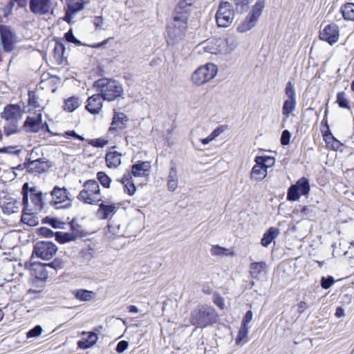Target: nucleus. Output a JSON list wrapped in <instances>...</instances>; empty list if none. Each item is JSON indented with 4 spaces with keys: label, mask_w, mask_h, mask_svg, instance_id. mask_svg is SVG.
Here are the masks:
<instances>
[{
    "label": "nucleus",
    "mask_w": 354,
    "mask_h": 354,
    "mask_svg": "<svg viewBox=\"0 0 354 354\" xmlns=\"http://www.w3.org/2000/svg\"><path fill=\"white\" fill-rule=\"evenodd\" d=\"M93 87L102 96L104 100L113 101L123 94L121 84L114 80L101 78L95 81Z\"/></svg>",
    "instance_id": "1"
},
{
    "label": "nucleus",
    "mask_w": 354,
    "mask_h": 354,
    "mask_svg": "<svg viewBox=\"0 0 354 354\" xmlns=\"http://www.w3.org/2000/svg\"><path fill=\"white\" fill-rule=\"evenodd\" d=\"M188 21L189 19L186 17H178L173 15L167 29V41L169 45H174L184 38L187 29Z\"/></svg>",
    "instance_id": "2"
},
{
    "label": "nucleus",
    "mask_w": 354,
    "mask_h": 354,
    "mask_svg": "<svg viewBox=\"0 0 354 354\" xmlns=\"http://www.w3.org/2000/svg\"><path fill=\"white\" fill-rule=\"evenodd\" d=\"M217 315L215 310L208 306H198L191 312L190 322L198 328H205L215 323Z\"/></svg>",
    "instance_id": "3"
},
{
    "label": "nucleus",
    "mask_w": 354,
    "mask_h": 354,
    "mask_svg": "<svg viewBox=\"0 0 354 354\" xmlns=\"http://www.w3.org/2000/svg\"><path fill=\"white\" fill-rule=\"evenodd\" d=\"M83 187L77 196L80 201L89 205H97L102 201L101 190L97 180H88L84 182Z\"/></svg>",
    "instance_id": "4"
},
{
    "label": "nucleus",
    "mask_w": 354,
    "mask_h": 354,
    "mask_svg": "<svg viewBox=\"0 0 354 354\" xmlns=\"http://www.w3.org/2000/svg\"><path fill=\"white\" fill-rule=\"evenodd\" d=\"M50 204L55 209H67L71 207L73 196L64 187L55 186L50 192Z\"/></svg>",
    "instance_id": "5"
},
{
    "label": "nucleus",
    "mask_w": 354,
    "mask_h": 354,
    "mask_svg": "<svg viewBox=\"0 0 354 354\" xmlns=\"http://www.w3.org/2000/svg\"><path fill=\"white\" fill-rule=\"evenodd\" d=\"M264 7V0H257L245 19L238 25L237 32L243 33L253 28L256 26Z\"/></svg>",
    "instance_id": "6"
},
{
    "label": "nucleus",
    "mask_w": 354,
    "mask_h": 354,
    "mask_svg": "<svg viewBox=\"0 0 354 354\" xmlns=\"http://www.w3.org/2000/svg\"><path fill=\"white\" fill-rule=\"evenodd\" d=\"M217 66L212 63H207L203 66L198 67L192 75V81L193 84L201 86L211 80H212L217 74Z\"/></svg>",
    "instance_id": "7"
},
{
    "label": "nucleus",
    "mask_w": 354,
    "mask_h": 354,
    "mask_svg": "<svg viewBox=\"0 0 354 354\" xmlns=\"http://www.w3.org/2000/svg\"><path fill=\"white\" fill-rule=\"evenodd\" d=\"M310 190L309 180L305 177L298 179L295 184L292 185L288 189L287 199L290 201H297L301 196L308 195Z\"/></svg>",
    "instance_id": "8"
},
{
    "label": "nucleus",
    "mask_w": 354,
    "mask_h": 354,
    "mask_svg": "<svg viewBox=\"0 0 354 354\" xmlns=\"http://www.w3.org/2000/svg\"><path fill=\"white\" fill-rule=\"evenodd\" d=\"M234 19V10L232 5L227 1L221 2L216 14V20L219 27L230 26Z\"/></svg>",
    "instance_id": "9"
},
{
    "label": "nucleus",
    "mask_w": 354,
    "mask_h": 354,
    "mask_svg": "<svg viewBox=\"0 0 354 354\" xmlns=\"http://www.w3.org/2000/svg\"><path fill=\"white\" fill-rule=\"evenodd\" d=\"M57 247L50 241L37 242L33 249L32 254L44 260L50 259L57 252Z\"/></svg>",
    "instance_id": "10"
},
{
    "label": "nucleus",
    "mask_w": 354,
    "mask_h": 354,
    "mask_svg": "<svg viewBox=\"0 0 354 354\" xmlns=\"http://www.w3.org/2000/svg\"><path fill=\"white\" fill-rule=\"evenodd\" d=\"M28 183H25L22 187L21 193L23 194L22 203L24 205L23 212L21 221L23 223L29 226H35L38 223L37 218L33 215L30 209H28Z\"/></svg>",
    "instance_id": "11"
},
{
    "label": "nucleus",
    "mask_w": 354,
    "mask_h": 354,
    "mask_svg": "<svg viewBox=\"0 0 354 354\" xmlns=\"http://www.w3.org/2000/svg\"><path fill=\"white\" fill-rule=\"evenodd\" d=\"M0 38L3 50L6 52L12 51L16 43V34L10 26L0 25Z\"/></svg>",
    "instance_id": "12"
},
{
    "label": "nucleus",
    "mask_w": 354,
    "mask_h": 354,
    "mask_svg": "<svg viewBox=\"0 0 354 354\" xmlns=\"http://www.w3.org/2000/svg\"><path fill=\"white\" fill-rule=\"evenodd\" d=\"M339 37V27L335 24H330L326 26L319 32V39L333 45L337 42Z\"/></svg>",
    "instance_id": "13"
},
{
    "label": "nucleus",
    "mask_w": 354,
    "mask_h": 354,
    "mask_svg": "<svg viewBox=\"0 0 354 354\" xmlns=\"http://www.w3.org/2000/svg\"><path fill=\"white\" fill-rule=\"evenodd\" d=\"M23 111L18 104H10L6 106L1 115L8 122H19L22 117Z\"/></svg>",
    "instance_id": "14"
},
{
    "label": "nucleus",
    "mask_w": 354,
    "mask_h": 354,
    "mask_svg": "<svg viewBox=\"0 0 354 354\" xmlns=\"http://www.w3.org/2000/svg\"><path fill=\"white\" fill-rule=\"evenodd\" d=\"M151 167V165L149 161H138L131 166V170H129V174L131 178H147L149 176Z\"/></svg>",
    "instance_id": "15"
},
{
    "label": "nucleus",
    "mask_w": 354,
    "mask_h": 354,
    "mask_svg": "<svg viewBox=\"0 0 354 354\" xmlns=\"http://www.w3.org/2000/svg\"><path fill=\"white\" fill-rule=\"evenodd\" d=\"M29 8L32 13L36 15H46L51 10L50 0H30Z\"/></svg>",
    "instance_id": "16"
},
{
    "label": "nucleus",
    "mask_w": 354,
    "mask_h": 354,
    "mask_svg": "<svg viewBox=\"0 0 354 354\" xmlns=\"http://www.w3.org/2000/svg\"><path fill=\"white\" fill-rule=\"evenodd\" d=\"M128 121L129 118L124 113L114 111L109 133H112L115 131L117 133L121 132L127 128Z\"/></svg>",
    "instance_id": "17"
},
{
    "label": "nucleus",
    "mask_w": 354,
    "mask_h": 354,
    "mask_svg": "<svg viewBox=\"0 0 354 354\" xmlns=\"http://www.w3.org/2000/svg\"><path fill=\"white\" fill-rule=\"evenodd\" d=\"M103 100L100 93L93 95L86 100V109L91 114H99L103 106Z\"/></svg>",
    "instance_id": "18"
},
{
    "label": "nucleus",
    "mask_w": 354,
    "mask_h": 354,
    "mask_svg": "<svg viewBox=\"0 0 354 354\" xmlns=\"http://www.w3.org/2000/svg\"><path fill=\"white\" fill-rule=\"evenodd\" d=\"M99 208L97 210L96 215L101 220L111 219L117 212V207L113 203H105L102 202L97 204Z\"/></svg>",
    "instance_id": "19"
},
{
    "label": "nucleus",
    "mask_w": 354,
    "mask_h": 354,
    "mask_svg": "<svg viewBox=\"0 0 354 354\" xmlns=\"http://www.w3.org/2000/svg\"><path fill=\"white\" fill-rule=\"evenodd\" d=\"M225 41L222 39H214L203 44L204 51L211 54L224 53Z\"/></svg>",
    "instance_id": "20"
},
{
    "label": "nucleus",
    "mask_w": 354,
    "mask_h": 354,
    "mask_svg": "<svg viewBox=\"0 0 354 354\" xmlns=\"http://www.w3.org/2000/svg\"><path fill=\"white\" fill-rule=\"evenodd\" d=\"M118 181L123 185L124 193L127 194L130 196H132L136 194L137 189L133 178L131 177L128 169L125 171L121 178L118 179Z\"/></svg>",
    "instance_id": "21"
},
{
    "label": "nucleus",
    "mask_w": 354,
    "mask_h": 354,
    "mask_svg": "<svg viewBox=\"0 0 354 354\" xmlns=\"http://www.w3.org/2000/svg\"><path fill=\"white\" fill-rule=\"evenodd\" d=\"M42 115L41 113L35 116H28L24 122V127L28 129V131L37 133L41 129Z\"/></svg>",
    "instance_id": "22"
},
{
    "label": "nucleus",
    "mask_w": 354,
    "mask_h": 354,
    "mask_svg": "<svg viewBox=\"0 0 354 354\" xmlns=\"http://www.w3.org/2000/svg\"><path fill=\"white\" fill-rule=\"evenodd\" d=\"M30 192V198L32 203L34 205V209L40 211L44 206L43 193L38 191L35 187L29 188L28 187V194Z\"/></svg>",
    "instance_id": "23"
},
{
    "label": "nucleus",
    "mask_w": 354,
    "mask_h": 354,
    "mask_svg": "<svg viewBox=\"0 0 354 354\" xmlns=\"http://www.w3.org/2000/svg\"><path fill=\"white\" fill-rule=\"evenodd\" d=\"M194 1L195 0H180L173 15L178 17H186V18L189 19L191 8Z\"/></svg>",
    "instance_id": "24"
},
{
    "label": "nucleus",
    "mask_w": 354,
    "mask_h": 354,
    "mask_svg": "<svg viewBox=\"0 0 354 354\" xmlns=\"http://www.w3.org/2000/svg\"><path fill=\"white\" fill-rule=\"evenodd\" d=\"M26 169L28 172L36 174H40L45 172L48 169L46 162L38 158L35 160H30L26 164Z\"/></svg>",
    "instance_id": "25"
},
{
    "label": "nucleus",
    "mask_w": 354,
    "mask_h": 354,
    "mask_svg": "<svg viewBox=\"0 0 354 354\" xmlns=\"http://www.w3.org/2000/svg\"><path fill=\"white\" fill-rule=\"evenodd\" d=\"M82 335H86V337L82 338L77 342L78 347L82 349H86L93 346L98 339L97 335L94 332L83 331Z\"/></svg>",
    "instance_id": "26"
},
{
    "label": "nucleus",
    "mask_w": 354,
    "mask_h": 354,
    "mask_svg": "<svg viewBox=\"0 0 354 354\" xmlns=\"http://www.w3.org/2000/svg\"><path fill=\"white\" fill-rule=\"evenodd\" d=\"M255 165L252 168L250 178L252 180L261 181L267 176V170L262 166L257 160L254 158Z\"/></svg>",
    "instance_id": "27"
},
{
    "label": "nucleus",
    "mask_w": 354,
    "mask_h": 354,
    "mask_svg": "<svg viewBox=\"0 0 354 354\" xmlns=\"http://www.w3.org/2000/svg\"><path fill=\"white\" fill-rule=\"evenodd\" d=\"M122 153L116 151L106 153L105 160L109 168L115 169L121 164Z\"/></svg>",
    "instance_id": "28"
},
{
    "label": "nucleus",
    "mask_w": 354,
    "mask_h": 354,
    "mask_svg": "<svg viewBox=\"0 0 354 354\" xmlns=\"http://www.w3.org/2000/svg\"><path fill=\"white\" fill-rule=\"evenodd\" d=\"M267 272V265L264 261L254 262L250 266V273L252 278H259Z\"/></svg>",
    "instance_id": "29"
},
{
    "label": "nucleus",
    "mask_w": 354,
    "mask_h": 354,
    "mask_svg": "<svg viewBox=\"0 0 354 354\" xmlns=\"http://www.w3.org/2000/svg\"><path fill=\"white\" fill-rule=\"evenodd\" d=\"M72 295L80 301H88L92 300L95 294L94 292L86 289H75L72 290Z\"/></svg>",
    "instance_id": "30"
},
{
    "label": "nucleus",
    "mask_w": 354,
    "mask_h": 354,
    "mask_svg": "<svg viewBox=\"0 0 354 354\" xmlns=\"http://www.w3.org/2000/svg\"><path fill=\"white\" fill-rule=\"evenodd\" d=\"M178 184V177L177 174V168L175 165H173L169 170L168 180H167V189L170 192H174Z\"/></svg>",
    "instance_id": "31"
},
{
    "label": "nucleus",
    "mask_w": 354,
    "mask_h": 354,
    "mask_svg": "<svg viewBox=\"0 0 354 354\" xmlns=\"http://www.w3.org/2000/svg\"><path fill=\"white\" fill-rule=\"evenodd\" d=\"M88 0H66L67 9L72 13H77L84 8Z\"/></svg>",
    "instance_id": "32"
},
{
    "label": "nucleus",
    "mask_w": 354,
    "mask_h": 354,
    "mask_svg": "<svg viewBox=\"0 0 354 354\" xmlns=\"http://www.w3.org/2000/svg\"><path fill=\"white\" fill-rule=\"evenodd\" d=\"M279 234V229L276 227H270L263 234L261 239V244L267 247Z\"/></svg>",
    "instance_id": "33"
},
{
    "label": "nucleus",
    "mask_w": 354,
    "mask_h": 354,
    "mask_svg": "<svg viewBox=\"0 0 354 354\" xmlns=\"http://www.w3.org/2000/svg\"><path fill=\"white\" fill-rule=\"evenodd\" d=\"M54 57L58 64H62L66 58V47L62 42H56L54 48Z\"/></svg>",
    "instance_id": "34"
},
{
    "label": "nucleus",
    "mask_w": 354,
    "mask_h": 354,
    "mask_svg": "<svg viewBox=\"0 0 354 354\" xmlns=\"http://www.w3.org/2000/svg\"><path fill=\"white\" fill-rule=\"evenodd\" d=\"M81 104V101L77 97L73 96L64 101V110L70 113L76 110Z\"/></svg>",
    "instance_id": "35"
},
{
    "label": "nucleus",
    "mask_w": 354,
    "mask_h": 354,
    "mask_svg": "<svg viewBox=\"0 0 354 354\" xmlns=\"http://www.w3.org/2000/svg\"><path fill=\"white\" fill-rule=\"evenodd\" d=\"M297 105V100L286 99L282 106V114L286 118L295 111Z\"/></svg>",
    "instance_id": "36"
},
{
    "label": "nucleus",
    "mask_w": 354,
    "mask_h": 354,
    "mask_svg": "<svg viewBox=\"0 0 354 354\" xmlns=\"http://www.w3.org/2000/svg\"><path fill=\"white\" fill-rule=\"evenodd\" d=\"M341 12L344 19L354 21V3H346L342 7Z\"/></svg>",
    "instance_id": "37"
},
{
    "label": "nucleus",
    "mask_w": 354,
    "mask_h": 354,
    "mask_svg": "<svg viewBox=\"0 0 354 354\" xmlns=\"http://www.w3.org/2000/svg\"><path fill=\"white\" fill-rule=\"evenodd\" d=\"M324 139L328 147H330L332 149L337 150L341 146L342 143L337 140L330 132L326 133L324 136Z\"/></svg>",
    "instance_id": "38"
},
{
    "label": "nucleus",
    "mask_w": 354,
    "mask_h": 354,
    "mask_svg": "<svg viewBox=\"0 0 354 354\" xmlns=\"http://www.w3.org/2000/svg\"><path fill=\"white\" fill-rule=\"evenodd\" d=\"M19 203L16 200H11L2 205V210L4 213L11 214L19 210Z\"/></svg>",
    "instance_id": "39"
},
{
    "label": "nucleus",
    "mask_w": 354,
    "mask_h": 354,
    "mask_svg": "<svg viewBox=\"0 0 354 354\" xmlns=\"http://www.w3.org/2000/svg\"><path fill=\"white\" fill-rule=\"evenodd\" d=\"M255 158L266 170L274 166L275 164V159L272 156H257Z\"/></svg>",
    "instance_id": "40"
},
{
    "label": "nucleus",
    "mask_w": 354,
    "mask_h": 354,
    "mask_svg": "<svg viewBox=\"0 0 354 354\" xmlns=\"http://www.w3.org/2000/svg\"><path fill=\"white\" fill-rule=\"evenodd\" d=\"M108 230L110 233L116 236H122L124 233V227L120 223L115 221L108 225Z\"/></svg>",
    "instance_id": "41"
},
{
    "label": "nucleus",
    "mask_w": 354,
    "mask_h": 354,
    "mask_svg": "<svg viewBox=\"0 0 354 354\" xmlns=\"http://www.w3.org/2000/svg\"><path fill=\"white\" fill-rule=\"evenodd\" d=\"M248 326L241 325L236 338L237 344H244L248 342Z\"/></svg>",
    "instance_id": "42"
},
{
    "label": "nucleus",
    "mask_w": 354,
    "mask_h": 354,
    "mask_svg": "<svg viewBox=\"0 0 354 354\" xmlns=\"http://www.w3.org/2000/svg\"><path fill=\"white\" fill-rule=\"evenodd\" d=\"M97 179L100 183L102 186L104 188H109L111 187V178L104 171H99L97 173Z\"/></svg>",
    "instance_id": "43"
},
{
    "label": "nucleus",
    "mask_w": 354,
    "mask_h": 354,
    "mask_svg": "<svg viewBox=\"0 0 354 354\" xmlns=\"http://www.w3.org/2000/svg\"><path fill=\"white\" fill-rule=\"evenodd\" d=\"M223 131L224 129L223 127H218L216 128L207 138L201 139V141L203 145H206L215 140L222 132H223Z\"/></svg>",
    "instance_id": "44"
},
{
    "label": "nucleus",
    "mask_w": 354,
    "mask_h": 354,
    "mask_svg": "<svg viewBox=\"0 0 354 354\" xmlns=\"http://www.w3.org/2000/svg\"><path fill=\"white\" fill-rule=\"evenodd\" d=\"M3 131L7 136L17 133L19 131L18 122H8L7 124L4 125Z\"/></svg>",
    "instance_id": "45"
},
{
    "label": "nucleus",
    "mask_w": 354,
    "mask_h": 354,
    "mask_svg": "<svg viewBox=\"0 0 354 354\" xmlns=\"http://www.w3.org/2000/svg\"><path fill=\"white\" fill-rule=\"evenodd\" d=\"M225 42L224 53H230L232 52L237 46V41L235 37H229L225 39H223Z\"/></svg>",
    "instance_id": "46"
},
{
    "label": "nucleus",
    "mask_w": 354,
    "mask_h": 354,
    "mask_svg": "<svg viewBox=\"0 0 354 354\" xmlns=\"http://www.w3.org/2000/svg\"><path fill=\"white\" fill-rule=\"evenodd\" d=\"M46 266L44 263L39 264L37 267L35 269V277L45 281L48 277V274L45 270Z\"/></svg>",
    "instance_id": "47"
},
{
    "label": "nucleus",
    "mask_w": 354,
    "mask_h": 354,
    "mask_svg": "<svg viewBox=\"0 0 354 354\" xmlns=\"http://www.w3.org/2000/svg\"><path fill=\"white\" fill-rule=\"evenodd\" d=\"M285 94L288 100H296V93L293 84L291 82L286 84L285 88Z\"/></svg>",
    "instance_id": "48"
},
{
    "label": "nucleus",
    "mask_w": 354,
    "mask_h": 354,
    "mask_svg": "<svg viewBox=\"0 0 354 354\" xmlns=\"http://www.w3.org/2000/svg\"><path fill=\"white\" fill-rule=\"evenodd\" d=\"M55 238L59 243H65L72 240V235L62 232H57L55 233Z\"/></svg>",
    "instance_id": "49"
},
{
    "label": "nucleus",
    "mask_w": 354,
    "mask_h": 354,
    "mask_svg": "<svg viewBox=\"0 0 354 354\" xmlns=\"http://www.w3.org/2000/svg\"><path fill=\"white\" fill-rule=\"evenodd\" d=\"M337 102L342 108L350 109L348 101L346 98L345 93L344 92L337 93Z\"/></svg>",
    "instance_id": "50"
},
{
    "label": "nucleus",
    "mask_w": 354,
    "mask_h": 354,
    "mask_svg": "<svg viewBox=\"0 0 354 354\" xmlns=\"http://www.w3.org/2000/svg\"><path fill=\"white\" fill-rule=\"evenodd\" d=\"M64 37L66 41L70 43H73L77 46L82 44L81 41L74 36L72 29H70L67 32H66Z\"/></svg>",
    "instance_id": "51"
},
{
    "label": "nucleus",
    "mask_w": 354,
    "mask_h": 354,
    "mask_svg": "<svg viewBox=\"0 0 354 354\" xmlns=\"http://www.w3.org/2000/svg\"><path fill=\"white\" fill-rule=\"evenodd\" d=\"M38 98L36 96L35 92L29 91L28 92V104L35 108L41 107L40 104L38 102Z\"/></svg>",
    "instance_id": "52"
},
{
    "label": "nucleus",
    "mask_w": 354,
    "mask_h": 354,
    "mask_svg": "<svg viewBox=\"0 0 354 354\" xmlns=\"http://www.w3.org/2000/svg\"><path fill=\"white\" fill-rule=\"evenodd\" d=\"M42 330V327L37 325L27 333V337L32 338L39 337L41 334Z\"/></svg>",
    "instance_id": "53"
},
{
    "label": "nucleus",
    "mask_w": 354,
    "mask_h": 354,
    "mask_svg": "<svg viewBox=\"0 0 354 354\" xmlns=\"http://www.w3.org/2000/svg\"><path fill=\"white\" fill-rule=\"evenodd\" d=\"M15 7V4L13 3L12 1H9L6 6H5L4 7H3L1 8V12H2V15L3 17H9L11 14H12V10Z\"/></svg>",
    "instance_id": "54"
},
{
    "label": "nucleus",
    "mask_w": 354,
    "mask_h": 354,
    "mask_svg": "<svg viewBox=\"0 0 354 354\" xmlns=\"http://www.w3.org/2000/svg\"><path fill=\"white\" fill-rule=\"evenodd\" d=\"M89 144L95 147H104L108 144V141L104 139L97 138L91 140Z\"/></svg>",
    "instance_id": "55"
},
{
    "label": "nucleus",
    "mask_w": 354,
    "mask_h": 354,
    "mask_svg": "<svg viewBox=\"0 0 354 354\" xmlns=\"http://www.w3.org/2000/svg\"><path fill=\"white\" fill-rule=\"evenodd\" d=\"M226 252L227 249L218 245H214L211 249V253L212 255L223 256L227 254Z\"/></svg>",
    "instance_id": "56"
},
{
    "label": "nucleus",
    "mask_w": 354,
    "mask_h": 354,
    "mask_svg": "<svg viewBox=\"0 0 354 354\" xmlns=\"http://www.w3.org/2000/svg\"><path fill=\"white\" fill-rule=\"evenodd\" d=\"M290 137L291 135L288 130L283 131L280 139L281 144L282 145H288L290 143Z\"/></svg>",
    "instance_id": "57"
},
{
    "label": "nucleus",
    "mask_w": 354,
    "mask_h": 354,
    "mask_svg": "<svg viewBox=\"0 0 354 354\" xmlns=\"http://www.w3.org/2000/svg\"><path fill=\"white\" fill-rule=\"evenodd\" d=\"M334 283V279L332 277L327 278L322 277L321 280V286L324 289L329 288Z\"/></svg>",
    "instance_id": "58"
},
{
    "label": "nucleus",
    "mask_w": 354,
    "mask_h": 354,
    "mask_svg": "<svg viewBox=\"0 0 354 354\" xmlns=\"http://www.w3.org/2000/svg\"><path fill=\"white\" fill-rule=\"evenodd\" d=\"M251 1L252 0H234L236 9H240L241 12L244 10L245 7L247 8Z\"/></svg>",
    "instance_id": "59"
},
{
    "label": "nucleus",
    "mask_w": 354,
    "mask_h": 354,
    "mask_svg": "<svg viewBox=\"0 0 354 354\" xmlns=\"http://www.w3.org/2000/svg\"><path fill=\"white\" fill-rule=\"evenodd\" d=\"M15 148H16V147H12V146L0 148V153L19 154L21 152V150L20 149L14 150Z\"/></svg>",
    "instance_id": "60"
},
{
    "label": "nucleus",
    "mask_w": 354,
    "mask_h": 354,
    "mask_svg": "<svg viewBox=\"0 0 354 354\" xmlns=\"http://www.w3.org/2000/svg\"><path fill=\"white\" fill-rule=\"evenodd\" d=\"M129 347V343L127 341L122 340L118 342L117 347H116V351L118 353H122L124 351H126Z\"/></svg>",
    "instance_id": "61"
},
{
    "label": "nucleus",
    "mask_w": 354,
    "mask_h": 354,
    "mask_svg": "<svg viewBox=\"0 0 354 354\" xmlns=\"http://www.w3.org/2000/svg\"><path fill=\"white\" fill-rule=\"evenodd\" d=\"M252 312L251 310H248L243 317V319L242 320L241 325L248 326V324L251 322L252 319Z\"/></svg>",
    "instance_id": "62"
},
{
    "label": "nucleus",
    "mask_w": 354,
    "mask_h": 354,
    "mask_svg": "<svg viewBox=\"0 0 354 354\" xmlns=\"http://www.w3.org/2000/svg\"><path fill=\"white\" fill-rule=\"evenodd\" d=\"M104 21L103 18L100 16L95 17L93 19V24L96 28L102 29Z\"/></svg>",
    "instance_id": "63"
},
{
    "label": "nucleus",
    "mask_w": 354,
    "mask_h": 354,
    "mask_svg": "<svg viewBox=\"0 0 354 354\" xmlns=\"http://www.w3.org/2000/svg\"><path fill=\"white\" fill-rule=\"evenodd\" d=\"M44 264L46 266H48V267H50V268H54V269H57V268H59L61 267L62 261L59 259H55L51 263H44Z\"/></svg>",
    "instance_id": "64"
}]
</instances>
